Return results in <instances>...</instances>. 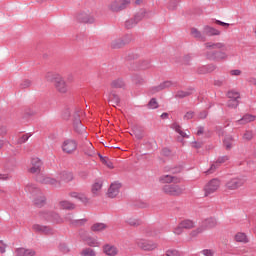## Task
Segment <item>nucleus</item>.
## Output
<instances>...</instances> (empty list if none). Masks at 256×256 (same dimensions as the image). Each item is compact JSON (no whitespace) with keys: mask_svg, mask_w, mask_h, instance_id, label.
<instances>
[{"mask_svg":"<svg viewBox=\"0 0 256 256\" xmlns=\"http://www.w3.org/2000/svg\"><path fill=\"white\" fill-rule=\"evenodd\" d=\"M205 47L206 49H208V51L206 52V59H208L209 61H225V59L229 57L227 55V52L213 51L215 49H218V50L225 49L226 46H225V43L223 42H218V43L207 42L205 43Z\"/></svg>","mask_w":256,"mask_h":256,"instance_id":"f257e3e1","label":"nucleus"},{"mask_svg":"<svg viewBox=\"0 0 256 256\" xmlns=\"http://www.w3.org/2000/svg\"><path fill=\"white\" fill-rule=\"evenodd\" d=\"M184 191L185 188L177 184H167L162 187V193L170 197H179V195H183Z\"/></svg>","mask_w":256,"mask_h":256,"instance_id":"f03ea898","label":"nucleus"},{"mask_svg":"<svg viewBox=\"0 0 256 256\" xmlns=\"http://www.w3.org/2000/svg\"><path fill=\"white\" fill-rule=\"evenodd\" d=\"M131 5V0H113L109 3L108 9L113 13H119Z\"/></svg>","mask_w":256,"mask_h":256,"instance_id":"7ed1b4c3","label":"nucleus"},{"mask_svg":"<svg viewBox=\"0 0 256 256\" xmlns=\"http://www.w3.org/2000/svg\"><path fill=\"white\" fill-rule=\"evenodd\" d=\"M220 187H221V180L217 178L210 180L204 186V197H209V195H213V193H217Z\"/></svg>","mask_w":256,"mask_h":256,"instance_id":"20e7f679","label":"nucleus"},{"mask_svg":"<svg viewBox=\"0 0 256 256\" xmlns=\"http://www.w3.org/2000/svg\"><path fill=\"white\" fill-rule=\"evenodd\" d=\"M77 140L68 138L62 142L61 149L66 155H73L77 151Z\"/></svg>","mask_w":256,"mask_h":256,"instance_id":"39448f33","label":"nucleus"},{"mask_svg":"<svg viewBox=\"0 0 256 256\" xmlns=\"http://www.w3.org/2000/svg\"><path fill=\"white\" fill-rule=\"evenodd\" d=\"M96 17H97V12L89 11V10H84L77 15V19L78 21H80V23H89V24L94 23Z\"/></svg>","mask_w":256,"mask_h":256,"instance_id":"423d86ee","label":"nucleus"},{"mask_svg":"<svg viewBox=\"0 0 256 256\" xmlns=\"http://www.w3.org/2000/svg\"><path fill=\"white\" fill-rule=\"evenodd\" d=\"M136 245L142 251H155L159 245L157 242L152 240H145V239H137Z\"/></svg>","mask_w":256,"mask_h":256,"instance_id":"0eeeda50","label":"nucleus"},{"mask_svg":"<svg viewBox=\"0 0 256 256\" xmlns=\"http://www.w3.org/2000/svg\"><path fill=\"white\" fill-rule=\"evenodd\" d=\"M245 185V179L243 178H232L225 184L226 191H237V189Z\"/></svg>","mask_w":256,"mask_h":256,"instance_id":"6e6552de","label":"nucleus"},{"mask_svg":"<svg viewBox=\"0 0 256 256\" xmlns=\"http://www.w3.org/2000/svg\"><path fill=\"white\" fill-rule=\"evenodd\" d=\"M121 187H123V184L119 181H114L110 184L108 191H107V196L110 199H115L121 192Z\"/></svg>","mask_w":256,"mask_h":256,"instance_id":"1a4fd4ad","label":"nucleus"},{"mask_svg":"<svg viewBox=\"0 0 256 256\" xmlns=\"http://www.w3.org/2000/svg\"><path fill=\"white\" fill-rule=\"evenodd\" d=\"M41 167H43V162L39 158H32L29 168V173H33L35 175L41 173Z\"/></svg>","mask_w":256,"mask_h":256,"instance_id":"9d476101","label":"nucleus"},{"mask_svg":"<svg viewBox=\"0 0 256 256\" xmlns=\"http://www.w3.org/2000/svg\"><path fill=\"white\" fill-rule=\"evenodd\" d=\"M54 87L56 91H58V93L65 94L67 93V91H69V86H67V82L61 76L58 78V80L54 84Z\"/></svg>","mask_w":256,"mask_h":256,"instance_id":"9b49d317","label":"nucleus"},{"mask_svg":"<svg viewBox=\"0 0 256 256\" xmlns=\"http://www.w3.org/2000/svg\"><path fill=\"white\" fill-rule=\"evenodd\" d=\"M82 241L88 245V247H101V242L97 236L86 235L82 238Z\"/></svg>","mask_w":256,"mask_h":256,"instance_id":"f8f14e48","label":"nucleus"},{"mask_svg":"<svg viewBox=\"0 0 256 256\" xmlns=\"http://www.w3.org/2000/svg\"><path fill=\"white\" fill-rule=\"evenodd\" d=\"M70 197H72V199H78V201H81L84 205L91 203V198L87 197V194L83 192H72L70 193Z\"/></svg>","mask_w":256,"mask_h":256,"instance_id":"ddd939ff","label":"nucleus"},{"mask_svg":"<svg viewBox=\"0 0 256 256\" xmlns=\"http://www.w3.org/2000/svg\"><path fill=\"white\" fill-rule=\"evenodd\" d=\"M102 251L104 255L107 256H117L119 255V248L117 246L111 245V244H105L102 247Z\"/></svg>","mask_w":256,"mask_h":256,"instance_id":"4468645a","label":"nucleus"},{"mask_svg":"<svg viewBox=\"0 0 256 256\" xmlns=\"http://www.w3.org/2000/svg\"><path fill=\"white\" fill-rule=\"evenodd\" d=\"M40 181L44 185H50L51 187H61V181L59 178L55 179L49 176H44Z\"/></svg>","mask_w":256,"mask_h":256,"instance_id":"2eb2a0df","label":"nucleus"},{"mask_svg":"<svg viewBox=\"0 0 256 256\" xmlns=\"http://www.w3.org/2000/svg\"><path fill=\"white\" fill-rule=\"evenodd\" d=\"M159 182L162 184L165 183H181V178H177L171 175H162L159 177Z\"/></svg>","mask_w":256,"mask_h":256,"instance_id":"dca6fc26","label":"nucleus"},{"mask_svg":"<svg viewBox=\"0 0 256 256\" xmlns=\"http://www.w3.org/2000/svg\"><path fill=\"white\" fill-rule=\"evenodd\" d=\"M16 256H35V250L31 248L20 247L15 250Z\"/></svg>","mask_w":256,"mask_h":256,"instance_id":"f3484780","label":"nucleus"},{"mask_svg":"<svg viewBox=\"0 0 256 256\" xmlns=\"http://www.w3.org/2000/svg\"><path fill=\"white\" fill-rule=\"evenodd\" d=\"M32 230L34 233H43L44 235H49V233L52 231L49 226H43L41 224H34L32 226Z\"/></svg>","mask_w":256,"mask_h":256,"instance_id":"a211bd4d","label":"nucleus"},{"mask_svg":"<svg viewBox=\"0 0 256 256\" xmlns=\"http://www.w3.org/2000/svg\"><path fill=\"white\" fill-rule=\"evenodd\" d=\"M101 189H103V181H96L92 184L91 193L93 197H99L101 195Z\"/></svg>","mask_w":256,"mask_h":256,"instance_id":"6ab92c4d","label":"nucleus"},{"mask_svg":"<svg viewBox=\"0 0 256 256\" xmlns=\"http://www.w3.org/2000/svg\"><path fill=\"white\" fill-rule=\"evenodd\" d=\"M201 226L204 227V231H206V229H213L217 227V220L215 218H207L202 222Z\"/></svg>","mask_w":256,"mask_h":256,"instance_id":"aec40b11","label":"nucleus"},{"mask_svg":"<svg viewBox=\"0 0 256 256\" xmlns=\"http://www.w3.org/2000/svg\"><path fill=\"white\" fill-rule=\"evenodd\" d=\"M58 179L60 182L64 181L65 183H69V181H73V173L67 171L61 172L58 175Z\"/></svg>","mask_w":256,"mask_h":256,"instance_id":"412c9836","label":"nucleus"},{"mask_svg":"<svg viewBox=\"0 0 256 256\" xmlns=\"http://www.w3.org/2000/svg\"><path fill=\"white\" fill-rule=\"evenodd\" d=\"M32 199H33L35 205H37L38 207L45 205L46 199H45V196L43 195V193H41V192L36 194L35 196H33Z\"/></svg>","mask_w":256,"mask_h":256,"instance_id":"4be33fe9","label":"nucleus"},{"mask_svg":"<svg viewBox=\"0 0 256 256\" xmlns=\"http://www.w3.org/2000/svg\"><path fill=\"white\" fill-rule=\"evenodd\" d=\"M25 191L26 193H29V195H31L32 198L35 197L37 194L41 193L39 188H36V186L33 184L26 185Z\"/></svg>","mask_w":256,"mask_h":256,"instance_id":"5701e85b","label":"nucleus"},{"mask_svg":"<svg viewBox=\"0 0 256 256\" xmlns=\"http://www.w3.org/2000/svg\"><path fill=\"white\" fill-rule=\"evenodd\" d=\"M60 77H61V75H59L57 73H53V72H47L45 75L46 81H48L49 83H54V84L57 83V81L59 80Z\"/></svg>","mask_w":256,"mask_h":256,"instance_id":"b1692460","label":"nucleus"},{"mask_svg":"<svg viewBox=\"0 0 256 256\" xmlns=\"http://www.w3.org/2000/svg\"><path fill=\"white\" fill-rule=\"evenodd\" d=\"M255 116L251 114L244 115L240 120L237 121L238 125H247V123H253Z\"/></svg>","mask_w":256,"mask_h":256,"instance_id":"393cba45","label":"nucleus"},{"mask_svg":"<svg viewBox=\"0 0 256 256\" xmlns=\"http://www.w3.org/2000/svg\"><path fill=\"white\" fill-rule=\"evenodd\" d=\"M72 116L75 119L76 123H77V127L76 130L78 131H85V127L81 124V122L79 121V110L74 109L72 111Z\"/></svg>","mask_w":256,"mask_h":256,"instance_id":"a878e982","label":"nucleus"},{"mask_svg":"<svg viewBox=\"0 0 256 256\" xmlns=\"http://www.w3.org/2000/svg\"><path fill=\"white\" fill-rule=\"evenodd\" d=\"M234 239L235 241H237V243H249V238L247 237V234L243 232L236 233Z\"/></svg>","mask_w":256,"mask_h":256,"instance_id":"bb28decb","label":"nucleus"},{"mask_svg":"<svg viewBox=\"0 0 256 256\" xmlns=\"http://www.w3.org/2000/svg\"><path fill=\"white\" fill-rule=\"evenodd\" d=\"M108 102L111 103L113 107H115V105H119V103L121 102V99L119 98V95L111 92L108 95Z\"/></svg>","mask_w":256,"mask_h":256,"instance_id":"cd10ccee","label":"nucleus"},{"mask_svg":"<svg viewBox=\"0 0 256 256\" xmlns=\"http://www.w3.org/2000/svg\"><path fill=\"white\" fill-rule=\"evenodd\" d=\"M105 229H107V225H105L104 223H96L93 224L91 227V231H94V233L105 231Z\"/></svg>","mask_w":256,"mask_h":256,"instance_id":"c85d7f7f","label":"nucleus"},{"mask_svg":"<svg viewBox=\"0 0 256 256\" xmlns=\"http://www.w3.org/2000/svg\"><path fill=\"white\" fill-rule=\"evenodd\" d=\"M125 45V42L121 38H114L111 42V47L113 49H120V47H123Z\"/></svg>","mask_w":256,"mask_h":256,"instance_id":"c756f323","label":"nucleus"},{"mask_svg":"<svg viewBox=\"0 0 256 256\" xmlns=\"http://www.w3.org/2000/svg\"><path fill=\"white\" fill-rule=\"evenodd\" d=\"M205 35H221V32L213 27L205 26L204 27Z\"/></svg>","mask_w":256,"mask_h":256,"instance_id":"7c9ffc66","label":"nucleus"},{"mask_svg":"<svg viewBox=\"0 0 256 256\" xmlns=\"http://www.w3.org/2000/svg\"><path fill=\"white\" fill-rule=\"evenodd\" d=\"M180 225L184 229H193L195 227V222H193V220H183L180 222Z\"/></svg>","mask_w":256,"mask_h":256,"instance_id":"2f4dec72","label":"nucleus"},{"mask_svg":"<svg viewBox=\"0 0 256 256\" xmlns=\"http://www.w3.org/2000/svg\"><path fill=\"white\" fill-rule=\"evenodd\" d=\"M111 85L114 89H123V87H125V81H123V79H117L112 81Z\"/></svg>","mask_w":256,"mask_h":256,"instance_id":"473e14b6","label":"nucleus"},{"mask_svg":"<svg viewBox=\"0 0 256 256\" xmlns=\"http://www.w3.org/2000/svg\"><path fill=\"white\" fill-rule=\"evenodd\" d=\"M81 256H97V252H95L92 248H84L80 252Z\"/></svg>","mask_w":256,"mask_h":256,"instance_id":"72a5a7b5","label":"nucleus"},{"mask_svg":"<svg viewBox=\"0 0 256 256\" xmlns=\"http://www.w3.org/2000/svg\"><path fill=\"white\" fill-rule=\"evenodd\" d=\"M100 160L103 165H106V167H108V169H114L115 166H113V162L111 161V159L100 155Z\"/></svg>","mask_w":256,"mask_h":256,"instance_id":"f704fd0d","label":"nucleus"},{"mask_svg":"<svg viewBox=\"0 0 256 256\" xmlns=\"http://www.w3.org/2000/svg\"><path fill=\"white\" fill-rule=\"evenodd\" d=\"M172 129H174V131H176V133H179V135H181V137H184V138L189 137V135H187V133H185L181 130V126L178 123H173Z\"/></svg>","mask_w":256,"mask_h":256,"instance_id":"c9c22d12","label":"nucleus"},{"mask_svg":"<svg viewBox=\"0 0 256 256\" xmlns=\"http://www.w3.org/2000/svg\"><path fill=\"white\" fill-rule=\"evenodd\" d=\"M60 207H61V209H75V204H73L67 200H64V201L60 202Z\"/></svg>","mask_w":256,"mask_h":256,"instance_id":"e433bc0d","label":"nucleus"},{"mask_svg":"<svg viewBox=\"0 0 256 256\" xmlns=\"http://www.w3.org/2000/svg\"><path fill=\"white\" fill-rule=\"evenodd\" d=\"M73 108L71 107H65L63 110H62V117L63 119H69V117H71V113H73Z\"/></svg>","mask_w":256,"mask_h":256,"instance_id":"4c0bfd02","label":"nucleus"},{"mask_svg":"<svg viewBox=\"0 0 256 256\" xmlns=\"http://www.w3.org/2000/svg\"><path fill=\"white\" fill-rule=\"evenodd\" d=\"M240 94L239 92L235 91V90H231L228 92V98L232 99L233 101H239L240 99Z\"/></svg>","mask_w":256,"mask_h":256,"instance_id":"58836bf2","label":"nucleus"},{"mask_svg":"<svg viewBox=\"0 0 256 256\" xmlns=\"http://www.w3.org/2000/svg\"><path fill=\"white\" fill-rule=\"evenodd\" d=\"M87 150H84V153L86 155H89L90 157L95 154V148L93 147V144L91 142L86 143Z\"/></svg>","mask_w":256,"mask_h":256,"instance_id":"ea45409f","label":"nucleus"},{"mask_svg":"<svg viewBox=\"0 0 256 256\" xmlns=\"http://www.w3.org/2000/svg\"><path fill=\"white\" fill-rule=\"evenodd\" d=\"M204 231H205V227L200 226L195 230L191 231L190 236L199 237V235H201V233H204Z\"/></svg>","mask_w":256,"mask_h":256,"instance_id":"a19ab883","label":"nucleus"},{"mask_svg":"<svg viewBox=\"0 0 256 256\" xmlns=\"http://www.w3.org/2000/svg\"><path fill=\"white\" fill-rule=\"evenodd\" d=\"M253 137H255V132H253V130H247L243 135L244 141H251Z\"/></svg>","mask_w":256,"mask_h":256,"instance_id":"79ce46f5","label":"nucleus"},{"mask_svg":"<svg viewBox=\"0 0 256 256\" xmlns=\"http://www.w3.org/2000/svg\"><path fill=\"white\" fill-rule=\"evenodd\" d=\"M137 63L138 69H149L150 67L149 60H139Z\"/></svg>","mask_w":256,"mask_h":256,"instance_id":"37998d69","label":"nucleus"},{"mask_svg":"<svg viewBox=\"0 0 256 256\" xmlns=\"http://www.w3.org/2000/svg\"><path fill=\"white\" fill-rule=\"evenodd\" d=\"M137 23L138 22L135 20V18H130L125 22V26L127 27V29H133V27H135Z\"/></svg>","mask_w":256,"mask_h":256,"instance_id":"c03bdc74","label":"nucleus"},{"mask_svg":"<svg viewBox=\"0 0 256 256\" xmlns=\"http://www.w3.org/2000/svg\"><path fill=\"white\" fill-rule=\"evenodd\" d=\"M224 145L226 149H231L233 147V138L228 136L224 139Z\"/></svg>","mask_w":256,"mask_h":256,"instance_id":"a18cd8bd","label":"nucleus"},{"mask_svg":"<svg viewBox=\"0 0 256 256\" xmlns=\"http://www.w3.org/2000/svg\"><path fill=\"white\" fill-rule=\"evenodd\" d=\"M227 105H228V107H230L231 109H236V107H239V100H232V99H229Z\"/></svg>","mask_w":256,"mask_h":256,"instance_id":"49530a36","label":"nucleus"},{"mask_svg":"<svg viewBox=\"0 0 256 256\" xmlns=\"http://www.w3.org/2000/svg\"><path fill=\"white\" fill-rule=\"evenodd\" d=\"M148 107L149 109H157V107H159V103H157V100L155 98H152L148 103Z\"/></svg>","mask_w":256,"mask_h":256,"instance_id":"de8ad7c7","label":"nucleus"},{"mask_svg":"<svg viewBox=\"0 0 256 256\" xmlns=\"http://www.w3.org/2000/svg\"><path fill=\"white\" fill-rule=\"evenodd\" d=\"M191 35L194 36L196 39H202L203 36L201 35V32L197 30L196 28L191 29Z\"/></svg>","mask_w":256,"mask_h":256,"instance_id":"09e8293b","label":"nucleus"},{"mask_svg":"<svg viewBox=\"0 0 256 256\" xmlns=\"http://www.w3.org/2000/svg\"><path fill=\"white\" fill-rule=\"evenodd\" d=\"M29 137H31L29 134H23L18 138V143L21 145L23 143H26V141L29 140Z\"/></svg>","mask_w":256,"mask_h":256,"instance_id":"8fccbe9b","label":"nucleus"},{"mask_svg":"<svg viewBox=\"0 0 256 256\" xmlns=\"http://www.w3.org/2000/svg\"><path fill=\"white\" fill-rule=\"evenodd\" d=\"M127 223L129 225H131L132 227H137V225H140L139 220L135 219V218H128L127 219Z\"/></svg>","mask_w":256,"mask_h":256,"instance_id":"3c124183","label":"nucleus"},{"mask_svg":"<svg viewBox=\"0 0 256 256\" xmlns=\"http://www.w3.org/2000/svg\"><path fill=\"white\" fill-rule=\"evenodd\" d=\"M144 17H145V11H140L134 16V19L135 21H137V23H139V21H141Z\"/></svg>","mask_w":256,"mask_h":256,"instance_id":"603ef678","label":"nucleus"},{"mask_svg":"<svg viewBox=\"0 0 256 256\" xmlns=\"http://www.w3.org/2000/svg\"><path fill=\"white\" fill-rule=\"evenodd\" d=\"M197 71L200 75H205V73H209V67L208 66H200Z\"/></svg>","mask_w":256,"mask_h":256,"instance_id":"864d4df0","label":"nucleus"},{"mask_svg":"<svg viewBox=\"0 0 256 256\" xmlns=\"http://www.w3.org/2000/svg\"><path fill=\"white\" fill-rule=\"evenodd\" d=\"M201 253L204 256H214L215 255V251L211 250V249H204L201 251Z\"/></svg>","mask_w":256,"mask_h":256,"instance_id":"5fc2aeb1","label":"nucleus"},{"mask_svg":"<svg viewBox=\"0 0 256 256\" xmlns=\"http://www.w3.org/2000/svg\"><path fill=\"white\" fill-rule=\"evenodd\" d=\"M219 167V162H215L211 165L207 173H215L216 169Z\"/></svg>","mask_w":256,"mask_h":256,"instance_id":"6e6d98bb","label":"nucleus"},{"mask_svg":"<svg viewBox=\"0 0 256 256\" xmlns=\"http://www.w3.org/2000/svg\"><path fill=\"white\" fill-rule=\"evenodd\" d=\"M183 229H185V228H183L181 226V223H179V225L174 229L175 235H181L183 233Z\"/></svg>","mask_w":256,"mask_h":256,"instance_id":"4d7b16f0","label":"nucleus"},{"mask_svg":"<svg viewBox=\"0 0 256 256\" xmlns=\"http://www.w3.org/2000/svg\"><path fill=\"white\" fill-rule=\"evenodd\" d=\"M21 89H27V87H31V82L30 80H24L21 84H20Z\"/></svg>","mask_w":256,"mask_h":256,"instance_id":"13d9d810","label":"nucleus"},{"mask_svg":"<svg viewBox=\"0 0 256 256\" xmlns=\"http://www.w3.org/2000/svg\"><path fill=\"white\" fill-rule=\"evenodd\" d=\"M189 92H185V91H178L176 94V97H179L180 99H183V97H188Z\"/></svg>","mask_w":256,"mask_h":256,"instance_id":"bf43d9fd","label":"nucleus"},{"mask_svg":"<svg viewBox=\"0 0 256 256\" xmlns=\"http://www.w3.org/2000/svg\"><path fill=\"white\" fill-rule=\"evenodd\" d=\"M6 250H7V244H5L3 240H0V253H5Z\"/></svg>","mask_w":256,"mask_h":256,"instance_id":"052dcab7","label":"nucleus"},{"mask_svg":"<svg viewBox=\"0 0 256 256\" xmlns=\"http://www.w3.org/2000/svg\"><path fill=\"white\" fill-rule=\"evenodd\" d=\"M166 256H179V251L177 250H168Z\"/></svg>","mask_w":256,"mask_h":256,"instance_id":"680f3d73","label":"nucleus"},{"mask_svg":"<svg viewBox=\"0 0 256 256\" xmlns=\"http://www.w3.org/2000/svg\"><path fill=\"white\" fill-rule=\"evenodd\" d=\"M173 83L171 81H166L162 85L159 86V89H167V87H171Z\"/></svg>","mask_w":256,"mask_h":256,"instance_id":"e2e57ef3","label":"nucleus"},{"mask_svg":"<svg viewBox=\"0 0 256 256\" xmlns=\"http://www.w3.org/2000/svg\"><path fill=\"white\" fill-rule=\"evenodd\" d=\"M226 161H229V157L228 156H223V157L218 158L216 163H218V165H221V163H225Z\"/></svg>","mask_w":256,"mask_h":256,"instance_id":"0e129e2a","label":"nucleus"},{"mask_svg":"<svg viewBox=\"0 0 256 256\" xmlns=\"http://www.w3.org/2000/svg\"><path fill=\"white\" fill-rule=\"evenodd\" d=\"M193 117H195V114L193 112H187L184 115V119H186L187 121H189V119H193Z\"/></svg>","mask_w":256,"mask_h":256,"instance_id":"69168bd1","label":"nucleus"},{"mask_svg":"<svg viewBox=\"0 0 256 256\" xmlns=\"http://www.w3.org/2000/svg\"><path fill=\"white\" fill-rule=\"evenodd\" d=\"M230 75L234 77H239V75H241V70H231Z\"/></svg>","mask_w":256,"mask_h":256,"instance_id":"338daca9","label":"nucleus"},{"mask_svg":"<svg viewBox=\"0 0 256 256\" xmlns=\"http://www.w3.org/2000/svg\"><path fill=\"white\" fill-rule=\"evenodd\" d=\"M168 8L171 9L172 11L177 9V2L171 1Z\"/></svg>","mask_w":256,"mask_h":256,"instance_id":"774afa93","label":"nucleus"}]
</instances>
